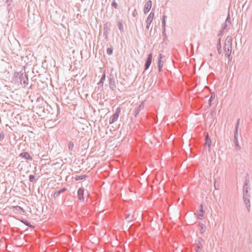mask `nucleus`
<instances>
[{
	"mask_svg": "<svg viewBox=\"0 0 252 252\" xmlns=\"http://www.w3.org/2000/svg\"><path fill=\"white\" fill-rule=\"evenodd\" d=\"M250 189L248 186H244L243 187V199L244 202L245 204L246 207L247 208L248 211H250V208L251 206L250 204V193L249 192V190Z\"/></svg>",
	"mask_w": 252,
	"mask_h": 252,
	"instance_id": "1",
	"label": "nucleus"
},
{
	"mask_svg": "<svg viewBox=\"0 0 252 252\" xmlns=\"http://www.w3.org/2000/svg\"><path fill=\"white\" fill-rule=\"evenodd\" d=\"M18 79L20 82V84L24 88H25L28 85L29 79L28 75L26 73L25 68L22 69L19 73H18Z\"/></svg>",
	"mask_w": 252,
	"mask_h": 252,
	"instance_id": "2",
	"label": "nucleus"
},
{
	"mask_svg": "<svg viewBox=\"0 0 252 252\" xmlns=\"http://www.w3.org/2000/svg\"><path fill=\"white\" fill-rule=\"evenodd\" d=\"M109 86L110 89L112 91H115L116 89V85L114 76L112 74H110L109 77Z\"/></svg>",
	"mask_w": 252,
	"mask_h": 252,
	"instance_id": "3",
	"label": "nucleus"
},
{
	"mask_svg": "<svg viewBox=\"0 0 252 252\" xmlns=\"http://www.w3.org/2000/svg\"><path fill=\"white\" fill-rule=\"evenodd\" d=\"M152 58L153 55L152 53H150L148 55L144 65L145 70H147L150 67L152 63Z\"/></svg>",
	"mask_w": 252,
	"mask_h": 252,
	"instance_id": "4",
	"label": "nucleus"
},
{
	"mask_svg": "<svg viewBox=\"0 0 252 252\" xmlns=\"http://www.w3.org/2000/svg\"><path fill=\"white\" fill-rule=\"evenodd\" d=\"M154 13L152 11L151 12L149 16H148L147 20H146V29L147 30H149V28L151 24V23L154 19Z\"/></svg>",
	"mask_w": 252,
	"mask_h": 252,
	"instance_id": "5",
	"label": "nucleus"
},
{
	"mask_svg": "<svg viewBox=\"0 0 252 252\" xmlns=\"http://www.w3.org/2000/svg\"><path fill=\"white\" fill-rule=\"evenodd\" d=\"M238 132L235 131L234 132V146L235 147V149L237 150H240L241 149V147L239 144L238 142Z\"/></svg>",
	"mask_w": 252,
	"mask_h": 252,
	"instance_id": "6",
	"label": "nucleus"
},
{
	"mask_svg": "<svg viewBox=\"0 0 252 252\" xmlns=\"http://www.w3.org/2000/svg\"><path fill=\"white\" fill-rule=\"evenodd\" d=\"M152 2L151 0H148L145 5L144 8V12L145 14L148 13L151 9L152 7Z\"/></svg>",
	"mask_w": 252,
	"mask_h": 252,
	"instance_id": "7",
	"label": "nucleus"
},
{
	"mask_svg": "<svg viewBox=\"0 0 252 252\" xmlns=\"http://www.w3.org/2000/svg\"><path fill=\"white\" fill-rule=\"evenodd\" d=\"M203 241V239L201 237L198 238L197 240H195L196 243V248L195 249V252H197V250H198V252L202 249V245L201 244V242Z\"/></svg>",
	"mask_w": 252,
	"mask_h": 252,
	"instance_id": "8",
	"label": "nucleus"
},
{
	"mask_svg": "<svg viewBox=\"0 0 252 252\" xmlns=\"http://www.w3.org/2000/svg\"><path fill=\"white\" fill-rule=\"evenodd\" d=\"M211 143V140L209 138L208 134H207V135L205 136V142L204 144V147L205 148L207 147L208 148L209 151H210Z\"/></svg>",
	"mask_w": 252,
	"mask_h": 252,
	"instance_id": "9",
	"label": "nucleus"
},
{
	"mask_svg": "<svg viewBox=\"0 0 252 252\" xmlns=\"http://www.w3.org/2000/svg\"><path fill=\"white\" fill-rule=\"evenodd\" d=\"M84 189L83 188H79L77 191L78 199L81 201H84Z\"/></svg>",
	"mask_w": 252,
	"mask_h": 252,
	"instance_id": "10",
	"label": "nucleus"
},
{
	"mask_svg": "<svg viewBox=\"0 0 252 252\" xmlns=\"http://www.w3.org/2000/svg\"><path fill=\"white\" fill-rule=\"evenodd\" d=\"M144 106V102H142L137 107L135 108L134 111V116L136 117L137 115L139 113L140 111L143 109Z\"/></svg>",
	"mask_w": 252,
	"mask_h": 252,
	"instance_id": "11",
	"label": "nucleus"
},
{
	"mask_svg": "<svg viewBox=\"0 0 252 252\" xmlns=\"http://www.w3.org/2000/svg\"><path fill=\"white\" fill-rule=\"evenodd\" d=\"M19 156L30 161H32L33 160L32 158L30 155V154L28 152L21 153L19 155Z\"/></svg>",
	"mask_w": 252,
	"mask_h": 252,
	"instance_id": "12",
	"label": "nucleus"
},
{
	"mask_svg": "<svg viewBox=\"0 0 252 252\" xmlns=\"http://www.w3.org/2000/svg\"><path fill=\"white\" fill-rule=\"evenodd\" d=\"M67 190V189L65 188H63L62 189H59L57 191H56L54 193V195H53V197L54 198H58L60 195L65 192L66 190Z\"/></svg>",
	"mask_w": 252,
	"mask_h": 252,
	"instance_id": "13",
	"label": "nucleus"
},
{
	"mask_svg": "<svg viewBox=\"0 0 252 252\" xmlns=\"http://www.w3.org/2000/svg\"><path fill=\"white\" fill-rule=\"evenodd\" d=\"M199 214L197 216V219L199 220H202L204 216V211H203V206L202 204H201L199 206Z\"/></svg>",
	"mask_w": 252,
	"mask_h": 252,
	"instance_id": "14",
	"label": "nucleus"
},
{
	"mask_svg": "<svg viewBox=\"0 0 252 252\" xmlns=\"http://www.w3.org/2000/svg\"><path fill=\"white\" fill-rule=\"evenodd\" d=\"M164 57V55H163L161 54H160L159 55L158 59V71H161V68L162 67L163 64H161V59Z\"/></svg>",
	"mask_w": 252,
	"mask_h": 252,
	"instance_id": "15",
	"label": "nucleus"
},
{
	"mask_svg": "<svg viewBox=\"0 0 252 252\" xmlns=\"http://www.w3.org/2000/svg\"><path fill=\"white\" fill-rule=\"evenodd\" d=\"M119 115L114 114L109 119V124H112L116 122L118 119Z\"/></svg>",
	"mask_w": 252,
	"mask_h": 252,
	"instance_id": "16",
	"label": "nucleus"
},
{
	"mask_svg": "<svg viewBox=\"0 0 252 252\" xmlns=\"http://www.w3.org/2000/svg\"><path fill=\"white\" fill-rule=\"evenodd\" d=\"M220 40L221 38L220 37L218 39V43H217V50L219 54H220L221 53V46L220 43Z\"/></svg>",
	"mask_w": 252,
	"mask_h": 252,
	"instance_id": "17",
	"label": "nucleus"
},
{
	"mask_svg": "<svg viewBox=\"0 0 252 252\" xmlns=\"http://www.w3.org/2000/svg\"><path fill=\"white\" fill-rule=\"evenodd\" d=\"M199 225L200 226V232L201 234H203L206 230V227L205 225L200 222Z\"/></svg>",
	"mask_w": 252,
	"mask_h": 252,
	"instance_id": "18",
	"label": "nucleus"
},
{
	"mask_svg": "<svg viewBox=\"0 0 252 252\" xmlns=\"http://www.w3.org/2000/svg\"><path fill=\"white\" fill-rule=\"evenodd\" d=\"M111 26V24L109 22H107L104 24V28L103 30L105 31L109 32L110 29H109V27Z\"/></svg>",
	"mask_w": 252,
	"mask_h": 252,
	"instance_id": "19",
	"label": "nucleus"
},
{
	"mask_svg": "<svg viewBox=\"0 0 252 252\" xmlns=\"http://www.w3.org/2000/svg\"><path fill=\"white\" fill-rule=\"evenodd\" d=\"M88 177V176L86 175H81V176H77V175H76L75 177V180L76 181H79V180H80L84 179Z\"/></svg>",
	"mask_w": 252,
	"mask_h": 252,
	"instance_id": "20",
	"label": "nucleus"
},
{
	"mask_svg": "<svg viewBox=\"0 0 252 252\" xmlns=\"http://www.w3.org/2000/svg\"><path fill=\"white\" fill-rule=\"evenodd\" d=\"M118 27L119 29V30L122 32L124 31V27H123V21L122 20L118 21Z\"/></svg>",
	"mask_w": 252,
	"mask_h": 252,
	"instance_id": "21",
	"label": "nucleus"
},
{
	"mask_svg": "<svg viewBox=\"0 0 252 252\" xmlns=\"http://www.w3.org/2000/svg\"><path fill=\"white\" fill-rule=\"evenodd\" d=\"M232 49H224V52H225V57L226 58H229L231 53Z\"/></svg>",
	"mask_w": 252,
	"mask_h": 252,
	"instance_id": "22",
	"label": "nucleus"
},
{
	"mask_svg": "<svg viewBox=\"0 0 252 252\" xmlns=\"http://www.w3.org/2000/svg\"><path fill=\"white\" fill-rule=\"evenodd\" d=\"M21 222L23 223H24V224H25L26 225L28 226L29 227H30L31 228H34V226L33 225H32L31 224V223L27 220H22Z\"/></svg>",
	"mask_w": 252,
	"mask_h": 252,
	"instance_id": "23",
	"label": "nucleus"
},
{
	"mask_svg": "<svg viewBox=\"0 0 252 252\" xmlns=\"http://www.w3.org/2000/svg\"><path fill=\"white\" fill-rule=\"evenodd\" d=\"M74 143L72 141H70L68 143V148L69 151H73Z\"/></svg>",
	"mask_w": 252,
	"mask_h": 252,
	"instance_id": "24",
	"label": "nucleus"
},
{
	"mask_svg": "<svg viewBox=\"0 0 252 252\" xmlns=\"http://www.w3.org/2000/svg\"><path fill=\"white\" fill-rule=\"evenodd\" d=\"M132 218V217H131L130 214H128L126 215L125 219L128 222H130L132 221V220H133Z\"/></svg>",
	"mask_w": 252,
	"mask_h": 252,
	"instance_id": "25",
	"label": "nucleus"
},
{
	"mask_svg": "<svg viewBox=\"0 0 252 252\" xmlns=\"http://www.w3.org/2000/svg\"><path fill=\"white\" fill-rule=\"evenodd\" d=\"M225 24H227L228 25H230L231 24L230 16L229 12L225 20Z\"/></svg>",
	"mask_w": 252,
	"mask_h": 252,
	"instance_id": "26",
	"label": "nucleus"
},
{
	"mask_svg": "<svg viewBox=\"0 0 252 252\" xmlns=\"http://www.w3.org/2000/svg\"><path fill=\"white\" fill-rule=\"evenodd\" d=\"M166 18V16L164 15L162 17V29H165V26H166V21H165V19Z\"/></svg>",
	"mask_w": 252,
	"mask_h": 252,
	"instance_id": "27",
	"label": "nucleus"
},
{
	"mask_svg": "<svg viewBox=\"0 0 252 252\" xmlns=\"http://www.w3.org/2000/svg\"><path fill=\"white\" fill-rule=\"evenodd\" d=\"M219 185H220L219 182L217 179H215V182H214V187H215V189H216V190L219 189Z\"/></svg>",
	"mask_w": 252,
	"mask_h": 252,
	"instance_id": "28",
	"label": "nucleus"
},
{
	"mask_svg": "<svg viewBox=\"0 0 252 252\" xmlns=\"http://www.w3.org/2000/svg\"><path fill=\"white\" fill-rule=\"evenodd\" d=\"M111 5L112 7H113L115 9L118 8V5L117 3L116 2L115 0H113L112 3H111Z\"/></svg>",
	"mask_w": 252,
	"mask_h": 252,
	"instance_id": "29",
	"label": "nucleus"
},
{
	"mask_svg": "<svg viewBox=\"0 0 252 252\" xmlns=\"http://www.w3.org/2000/svg\"><path fill=\"white\" fill-rule=\"evenodd\" d=\"M240 121V119L239 118L237 121V124H236V125L235 126V131L238 132V128H239V126Z\"/></svg>",
	"mask_w": 252,
	"mask_h": 252,
	"instance_id": "30",
	"label": "nucleus"
},
{
	"mask_svg": "<svg viewBox=\"0 0 252 252\" xmlns=\"http://www.w3.org/2000/svg\"><path fill=\"white\" fill-rule=\"evenodd\" d=\"M250 181H249V176L247 175L246 176V178H245V183L244 184V186H248V184L249 183Z\"/></svg>",
	"mask_w": 252,
	"mask_h": 252,
	"instance_id": "31",
	"label": "nucleus"
},
{
	"mask_svg": "<svg viewBox=\"0 0 252 252\" xmlns=\"http://www.w3.org/2000/svg\"><path fill=\"white\" fill-rule=\"evenodd\" d=\"M29 181L31 182H33L35 181V176L33 175H30L29 176Z\"/></svg>",
	"mask_w": 252,
	"mask_h": 252,
	"instance_id": "32",
	"label": "nucleus"
},
{
	"mask_svg": "<svg viewBox=\"0 0 252 252\" xmlns=\"http://www.w3.org/2000/svg\"><path fill=\"white\" fill-rule=\"evenodd\" d=\"M113 48H108L107 49V54L110 55L113 53Z\"/></svg>",
	"mask_w": 252,
	"mask_h": 252,
	"instance_id": "33",
	"label": "nucleus"
},
{
	"mask_svg": "<svg viewBox=\"0 0 252 252\" xmlns=\"http://www.w3.org/2000/svg\"><path fill=\"white\" fill-rule=\"evenodd\" d=\"M225 40L232 43V38L230 36H227L225 39Z\"/></svg>",
	"mask_w": 252,
	"mask_h": 252,
	"instance_id": "34",
	"label": "nucleus"
},
{
	"mask_svg": "<svg viewBox=\"0 0 252 252\" xmlns=\"http://www.w3.org/2000/svg\"><path fill=\"white\" fill-rule=\"evenodd\" d=\"M5 136V134L3 131L0 133V140L2 141L4 139Z\"/></svg>",
	"mask_w": 252,
	"mask_h": 252,
	"instance_id": "35",
	"label": "nucleus"
},
{
	"mask_svg": "<svg viewBox=\"0 0 252 252\" xmlns=\"http://www.w3.org/2000/svg\"><path fill=\"white\" fill-rule=\"evenodd\" d=\"M215 98V93L214 92L211 93V96H210L209 99H210L211 100H214Z\"/></svg>",
	"mask_w": 252,
	"mask_h": 252,
	"instance_id": "36",
	"label": "nucleus"
},
{
	"mask_svg": "<svg viewBox=\"0 0 252 252\" xmlns=\"http://www.w3.org/2000/svg\"><path fill=\"white\" fill-rule=\"evenodd\" d=\"M109 32L105 31L103 32V36H104L105 39H108V34Z\"/></svg>",
	"mask_w": 252,
	"mask_h": 252,
	"instance_id": "37",
	"label": "nucleus"
},
{
	"mask_svg": "<svg viewBox=\"0 0 252 252\" xmlns=\"http://www.w3.org/2000/svg\"><path fill=\"white\" fill-rule=\"evenodd\" d=\"M120 112H121V108L120 107H119L117 108L116 111L114 114H117L119 116Z\"/></svg>",
	"mask_w": 252,
	"mask_h": 252,
	"instance_id": "38",
	"label": "nucleus"
},
{
	"mask_svg": "<svg viewBox=\"0 0 252 252\" xmlns=\"http://www.w3.org/2000/svg\"><path fill=\"white\" fill-rule=\"evenodd\" d=\"M16 208H18L17 210L20 211L21 212H22L23 213H25V212L24 209L22 207H21L20 206H17L16 207Z\"/></svg>",
	"mask_w": 252,
	"mask_h": 252,
	"instance_id": "39",
	"label": "nucleus"
},
{
	"mask_svg": "<svg viewBox=\"0 0 252 252\" xmlns=\"http://www.w3.org/2000/svg\"><path fill=\"white\" fill-rule=\"evenodd\" d=\"M137 15V12L136 11V10L135 9L132 13V15L133 17H135L136 16V15Z\"/></svg>",
	"mask_w": 252,
	"mask_h": 252,
	"instance_id": "40",
	"label": "nucleus"
},
{
	"mask_svg": "<svg viewBox=\"0 0 252 252\" xmlns=\"http://www.w3.org/2000/svg\"><path fill=\"white\" fill-rule=\"evenodd\" d=\"M105 77H106V74H105V72H104L103 73L100 80L104 81V80H105Z\"/></svg>",
	"mask_w": 252,
	"mask_h": 252,
	"instance_id": "41",
	"label": "nucleus"
},
{
	"mask_svg": "<svg viewBox=\"0 0 252 252\" xmlns=\"http://www.w3.org/2000/svg\"><path fill=\"white\" fill-rule=\"evenodd\" d=\"M103 82H104V81H102L101 80H100V81H99V82L98 83V85L99 86H100L102 88H103Z\"/></svg>",
	"mask_w": 252,
	"mask_h": 252,
	"instance_id": "42",
	"label": "nucleus"
},
{
	"mask_svg": "<svg viewBox=\"0 0 252 252\" xmlns=\"http://www.w3.org/2000/svg\"><path fill=\"white\" fill-rule=\"evenodd\" d=\"M224 45H225L226 46H232V43H231L230 42H228L227 41H225V43H224Z\"/></svg>",
	"mask_w": 252,
	"mask_h": 252,
	"instance_id": "43",
	"label": "nucleus"
},
{
	"mask_svg": "<svg viewBox=\"0 0 252 252\" xmlns=\"http://www.w3.org/2000/svg\"><path fill=\"white\" fill-rule=\"evenodd\" d=\"M163 29V31H162V36H163L164 38L166 37V32H165V29Z\"/></svg>",
	"mask_w": 252,
	"mask_h": 252,
	"instance_id": "44",
	"label": "nucleus"
},
{
	"mask_svg": "<svg viewBox=\"0 0 252 252\" xmlns=\"http://www.w3.org/2000/svg\"><path fill=\"white\" fill-rule=\"evenodd\" d=\"M223 31L221 30L220 31V32L219 33L218 36H221L223 35Z\"/></svg>",
	"mask_w": 252,
	"mask_h": 252,
	"instance_id": "45",
	"label": "nucleus"
},
{
	"mask_svg": "<svg viewBox=\"0 0 252 252\" xmlns=\"http://www.w3.org/2000/svg\"><path fill=\"white\" fill-rule=\"evenodd\" d=\"M232 49V46H226L225 45H224V49Z\"/></svg>",
	"mask_w": 252,
	"mask_h": 252,
	"instance_id": "46",
	"label": "nucleus"
},
{
	"mask_svg": "<svg viewBox=\"0 0 252 252\" xmlns=\"http://www.w3.org/2000/svg\"><path fill=\"white\" fill-rule=\"evenodd\" d=\"M212 101L213 100H211L210 99L209 100L208 108L210 107L212 105Z\"/></svg>",
	"mask_w": 252,
	"mask_h": 252,
	"instance_id": "47",
	"label": "nucleus"
},
{
	"mask_svg": "<svg viewBox=\"0 0 252 252\" xmlns=\"http://www.w3.org/2000/svg\"><path fill=\"white\" fill-rule=\"evenodd\" d=\"M228 25L225 24L223 27L222 30L224 31L228 26Z\"/></svg>",
	"mask_w": 252,
	"mask_h": 252,
	"instance_id": "48",
	"label": "nucleus"
},
{
	"mask_svg": "<svg viewBox=\"0 0 252 252\" xmlns=\"http://www.w3.org/2000/svg\"><path fill=\"white\" fill-rule=\"evenodd\" d=\"M12 1V0H6V2H10Z\"/></svg>",
	"mask_w": 252,
	"mask_h": 252,
	"instance_id": "49",
	"label": "nucleus"
},
{
	"mask_svg": "<svg viewBox=\"0 0 252 252\" xmlns=\"http://www.w3.org/2000/svg\"><path fill=\"white\" fill-rule=\"evenodd\" d=\"M51 121H52V120H49V121H48L47 123H50Z\"/></svg>",
	"mask_w": 252,
	"mask_h": 252,
	"instance_id": "50",
	"label": "nucleus"
},
{
	"mask_svg": "<svg viewBox=\"0 0 252 252\" xmlns=\"http://www.w3.org/2000/svg\"><path fill=\"white\" fill-rule=\"evenodd\" d=\"M210 56H212V54H210Z\"/></svg>",
	"mask_w": 252,
	"mask_h": 252,
	"instance_id": "51",
	"label": "nucleus"
},
{
	"mask_svg": "<svg viewBox=\"0 0 252 252\" xmlns=\"http://www.w3.org/2000/svg\"><path fill=\"white\" fill-rule=\"evenodd\" d=\"M197 252H198V250H197Z\"/></svg>",
	"mask_w": 252,
	"mask_h": 252,
	"instance_id": "52",
	"label": "nucleus"
}]
</instances>
